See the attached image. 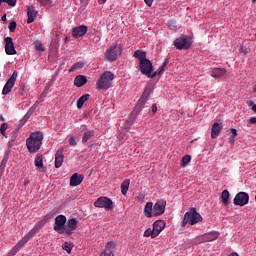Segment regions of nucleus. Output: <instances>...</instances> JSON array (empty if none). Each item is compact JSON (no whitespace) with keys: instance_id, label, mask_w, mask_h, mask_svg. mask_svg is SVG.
I'll use <instances>...</instances> for the list:
<instances>
[{"instance_id":"6e6d98bb","label":"nucleus","mask_w":256,"mask_h":256,"mask_svg":"<svg viewBox=\"0 0 256 256\" xmlns=\"http://www.w3.org/2000/svg\"><path fill=\"white\" fill-rule=\"evenodd\" d=\"M98 3H99V5H103V4L107 3V0H98Z\"/></svg>"},{"instance_id":"8fccbe9b","label":"nucleus","mask_w":256,"mask_h":256,"mask_svg":"<svg viewBox=\"0 0 256 256\" xmlns=\"http://www.w3.org/2000/svg\"><path fill=\"white\" fill-rule=\"evenodd\" d=\"M230 131L232 133V137H236L237 136V129L232 128Z\"/></svg>"},{"instance_id":"a18cd8bd","label":"nucleus","mask_w":256,"mask_h":256,"mask_svg":"<svg viewBox=\"0 0 256 256\" xmlns=\"http://www.w3.org/2000/svg\"><path fill=\"white\" fill-rule=\"evenodd\" d=\"M37 1L41 5H49V3H51V0H37Z\"/></svg>"},{"instance_id":"4be33fe9","label":"nucleus","mask_w":256,"mask_h":256,"mask_svg":"<svg viewBox=\"0 0 256 256\" xmlns=\"http://www.w3.org/2000/svg\"><path fill=\"white\" fill-rule=\"evenodd\" d=\"M63 159H64L63 148H60L55 154V168L56 169H59V167H61V165H63Z\"/></svg>"},{"instance_id":"13d9d810","label":"nucleus","mask_w":256,"mask_h":256,"mask_svg":"<svg viewBox=\"0 0 256 256\" xmlns=\"http://www.w3.org/2000/svg\"><path fill=\"white\" fill-rule=\"evenodd\" d=\"M2 21H3V22L7 21V14H4V15L2 16Z\"/></svg>"},{"instance_id":"338daca9","label":"nucleus","mask_w":256,"mask_h":256,"mask_svg":"<svg viewBox=\"0 0 256 256\" xmlns=\"http://www.w3.org/2000/svg\"><path fill=\"white\" fill-rule=\"evenodd\" d=\"M1 177H3V175H0V179H1Z\"/></svg>"},{"instance_id":"1a4fd4ad","label":"nucleus","mask_w":256,"mask_h":256,"mask_svg":"<svg viewBox=\"0 0 256 256\" xmlns=\"http://www.w3.org/2000/svg\"><path fill=\"white\" fill-rule=\"evenodd\" d=\"M139 71L142 75H146V77L151 79V77H153V63H151V60L140 61Z\"/></svg>"},{"instance_id":"412c9836","label":"nucleus","mask_w":256,"mask_h":256,"mask_svg":"<svg viewBox=\"0 0 256 256\" xmlns=\"http://www.w3.org/2000/svg\"><path fill=\"white\" fill-rule=\"evenodd\" d=\"M144 215L148 219L151 217H155V212L153 209V202H147L146 205L144 206Z\"/></svg>"},{"instance_id":"dca6fc26","label":"nucleus","mask_w":256,"mask_h":256,"mask_svg":"<svg viewBox=\"0 0 256 256\" xmlns=\"http://www.w3.org/2000/svg\"><path fill=\"white\" fill-rule=\"evenodd\" d=\"M165 225L166 223L163 220H157L153 223L154 235H156V237H159V235L161 234V231L165 229Z\"/></svg>"},{"instance_id":"f8f14e48","label":"nucleus","mask_w":256,"mask_h":256,"mask_svg":"<svg viewBox=\"0 0 256 256\" xmlns=\"http://www.w3.org/2000/svg\"><path fill=\"white\" fill-rule=\"evenodd\" d=\"M88 29L89 28L85 25L76 26L72 29V37H74V39L85 37V35H87Z\"/></svg>"},{"instance_id":"423d86ee","label":"nucleus","mask_w":256,"mask_h":256,"mask_svg":"<svg viewBox=\"0 0 256 256\" xmlns=\"http://www.w3.org/2000/svg\"><path fill=\"white\" fill-rule=\"evenodd\" d=\"M191 37L187 35L180 36L173 41V45L178 51H187L192 45Z\"/></svg>"},{"instance_id":"c9c22d12","label":"nucleus","mask_w":256,"mask_h":256,"mask_svg":"<svg viewBox=\"0 0 256 256\" xmlns=\"http://www.w3.org/2000/svg\"><path fill=\"white\" fill-rule=\"evenodd\" d=\"M239 51L242 55H249V53H251V48L247 47V46H241L239 48Z\"/></svg>"},{"instance_id":"e433bc0d","label":"nucleus","mask_w":256,"mask_h":256,"mask_svg":"<svg viewBox=\"0 0 256 256\" xmlns=\"http://www.w3.org/2000/svg\"><path fill=\"white\" fill-rule=\"evenodd\" d=\"M151 93H153V88H146L142 94V97L144 99H149V97L151 96Z\"/></svg>"},{"instance_id":"ea45409f","label":"nucleus","mask_w":256,"mask_h":256,"mask_svg":"<svg viewBox=\"0 0 256 256\" xmlns=\"http://www.w3.org/2000/svg\"><path fill=\"white\" fill-rule=\"evenodd\" d=\"M15 29H17V22L15 21H12L9 25V31L10 33H14L15 32Z\"/></svg>"},{"instance_id":"09e8293b","label":"nucleus","mask_w":256,"mask_h":256,"mask_svg":"<svg viewBox=\"0 0 256 256\" xmlns=\"http://www.w3.org/2000/svg\"><path fill=\"white\" fill-rule=\"evenodd\" d=\"M144 2L148 7H151V5H153V0H144Z\"/></svg>"},{"instance_id":"69168bd1","label":"nucleus","mask_w":256,"mask_h":256,"mask_svg":"<svg viewBox=\"0 0 256 256\" xmlns=\"http://www.w3.org/2000/svg\"><path fill=\"white\" fill-rule=\"evenodd\" d=\"M252 3L255 4V3H256V0H252Z\"/></svg>"},{"instance_id":"7c9ffc66","label":"nucleus","mask_w":256,"mask_h":256,"mask_svg":"<svg viewBox=\"0 0 256 256\" xmlns=\"http://www.w3.org/2000/svg\"><path fill=\"white\" fill-rule=\"evenodd\" d=\"M94 135H95V131H93V130H89V131L85 132L82 137V143H87V141L89 139H91V137H93Z\"/></svg>"},{"instance_id":"e2e57ef3","label":"nucleus","mask_w":256,"mask_h":256,"mask_svg":"<svg viewBox=\"0 0 256 256\" xmlns=\"http://www.w3.org/2000/svg\"><path fill=\"white\" fill-rule=\"evenodd\" d=\"M0 121H5V118H3V116H0Z\"/></svg>"},{"instance_id":"72a5a7b5","label":"nucleus","mask_w":256,"mask_h":256,"mask_svg":"<svg viewBox=\"0 0 256 256\" xmlns=\"http://www.w3.org/2000/svg\"><path fill=\"white\" fill-rule=\"evenodd\" d=\"M9 128V124H7V123H3L2 125H1V127H0V133H1V135H3V137H5L6 139H7V129Z\"/></svg>"},{"instance_id":"bb28decb","label":"nucleus","mask_w":256,"mask_h":256,"mask_svg":"<svg viewBox=\"0 0 256 256\" xmlns=\"http://www.w3.org/2000/svg\"><path fill=\"white\" fill-rule=\"evenodd\" d=\"M89 97H91V95H89V94H85V95L81 96L77 101V108L82 109L83 105H85V102L89 101Z\"/></svg>"},{"instance_id":"c03bdc74","label":"nucleus","mask_w":256,"mask_h":256,"mask_svg":"<svg viewBox=\"0 0 256 256\" xmlns=\"http://www.w3.org/2000/svg\"><path fill=\"white\" fill-rule=\"evenodd\" d=\"M31 115H33V112H31V109L26 113V115L24 116L25 121H29V119H31Z\"/></svg>"},{"instance_id":"6ab92c4d","label":"nucleus","mask_w":256,"mask_h":256,"mask_svg":"<svg viewBox=\"0 0 256 256\" xmlns=\"http://www.w3.org/2000/svg\"><path fill=\"white\" fill-rule=\"evenodd\" d=\"M227 74V69L225 68H214L210 72L211 77L214 79H220V77H224Z\"/></svg>"},{"instance_id":"6e6552de","label":"nucleus","mask_w":256,"mask_h":256,"mask_svg":"<svg viewBox=\"0 0 256 256\" xmlns=\"http://www.w3.org/2000/svg\"><path fill=\"white\" fill-rule=\"evenodd\" d=\"M94 207H99L100 209H105V211H112L113 210V200L109 197H99L94 202Z\"/></svg>"},{"instance_id":"052dcab7","label":"nucleus","mask_w":256,"mask_h":256,"mask_svg":"<svg viewBox=\"0 0 256 256\" xmlns=\"http://www.w3.org/2000/svg\"><path fill=\"white\" fill-rule=\"evenodd\" d=\"M229 142H230V143H235V137L232 136V137L230 138V141H229Z\"/></svg>"},{"instance_id":"2f4dec72","label":"nucleus","mask_w":256,"mask_h":256,"mask_svg":"<svg viewBox=\"0 0 256 256\" xmlns=\"http://www.w3.org/2000/svg\"><path fill=\"white\" fill-rule=\"evenodd\" d=\"M189 163H191V155H185L184 157H182V160H181L182 167H187Z\"/></svg>"},{"instance_id":"5701e85b","label":"nucleus","mask_w":256,"mask_h":256,"mask_svg":"<svg viewBox=\"0 0 256 256\" xmlns=\"http://www.w3.org/2000/svg\"><path fill=\"white\" fill-rule=\"evenodd\" d=\"M87 84V76L85 75H78L74 79V85L76 87H83V85Z\"/></svg>"},{"instance_id":"de8ad7c7","label":"nucleus","mask_w":256,"mask_h":256,"mask_svg":"<svg viewBox=\"0 0 256 256\" xmlns=\"http://www.w3.org/2000/svg\"><path fill=\"white\" fill-rule=\"evenodd\" d=\"M248 123H250L251 125H256V117H251L248 120Z\"/></svg>"},{"instance_id":"b1692460","label":"nucleus","mask_w":256,"mask_h":256,"mask_svg":"<svg viewBox=\"0 0 256 256\" xmlns=\"http://www.w3.org/2000/svg\"><path fill=\"white\" fill-rule=\"evenodd\" d=\"M231 197V194L229 193V190H223L220 196V199L225 207L229 205V198Z\"/></svg>"},{"instance_id":"79ce46f5","label":"nucleus","mask_w":256,"mask_h":256,"mask_svg":"<svg viewBox=\"0 0 256 256\" xmlns=\"http://www.w3.org/2000/svg\"><path fill=\"white\" fill-rule=\"evenodd\" d=\"M69 145L71 147H75V145H77V141H75V138L74 137H70L69 139Z\"/></svg>"},{"instance_id":"a19ab883","label":"nucleus","mask_w":256,"mask_h":256,"mask_svg":"<svg viewBox=\"0 0 256 256\" xmlns=\"http://www.w3.org/2000/svg\"><path fill=\"white\" fill-rule=\"evenodd\" d=\"M62 249H64V251H67L68 253H71V244L69 242H65L62 245Z\"/></svg>"},{"instance_id":"a878e982","label":"nucleus","mask_w":256,"mask_h":256,"mask_svg":"<svg viewBox=\"0 0 256 256\" xmlns=\"http://www.w3.org/2000/svg\"><path fill=\"white\" fill-rule=\"evenodd\" d=\"M133 57H136V59H139L140 61H147V53L142 50H136Z\"/></svg>"},{"instance_id":"c756f323","label":"nucleus","mask_w":256,"mask_h":256,"mask_svg":"<svg viewBox=\"0 0 256 256\" xmlns=\"http://www.w3.org/2000/svg\"><path fill=\"white\" fill-rule=\"evenodd\" d=\"M206 240L208 241V243H210L211 241H215L217 239H219V233L218 232H210V233H206Z\"/></svg>"},{"instance_id":"c85d7f7f","label":"nucleus","mask_w":256,"mask_h":256,"mask_svg":"<svg viewBox=\"0 0 256 256\" xmlns=\"http://www.w3.org/2000/svg\"><path fill=\"white\" fill-rule=\"evenodd\" d=\"M35 167L37 169H43V155L42 154H37L35 157Z\"/></svg>"},{"instance_id":"680f3d73","label":"nucleus","mask_w":256,"mask_h":256,"mask_svg":"<svg viewBox=\"0 0 256 256\" xmlns=\"http://www.w3.org/2000/svg\"><path fill=\"white\" fill-rule=\"evenodd\" d=\"M229 256H239V254H237V252L231 253Z\"/></svg>"},{"instance_id":"473e14b6","label":"nucleus","mask_w":256,"mask_h":256,"mask_svg":"<svg viewBox=\"0 0 256 256\" xmlns=\"http://www.w3.org/2000/svg\"><path fill=\"white\" fill-rule=\"evenodd\" d=\"M77 69H83V63L77 62V63L73 64L69 68V73H73V71H77Z\"/></svg>"},{"instance_id":"2eb2a0df","label":"nucleus","mask_w":256,"mask_h":256,"mask_svg":"<svg viewBox=\"0 0 256 256\" xmlns=\"http://www.w3.org/2000/svg\"><path fill=\"white\" fill-rule=\"evenodd\" d=\"M83 179L85 177L79 173H74L70 178V186L71 187H79L81 183H83Z\"/></svg>"},{"instance_id":"39448f33","label":"nucleus","mask_w":256,"mask_h":256,"mask_svg":"<svg viewBox=\"0 0 256 256\" xmlns=\"http://www.w3.org/2000/svg\"><path fill=\"white\" fill-rule=\"evenodd\" d=\"M201 221H203L201 214L197 212V209L191 208L190 211L186 212L184 215L182 227H185L186 225H195L201 223Z\"/></svg>"},{"instance_id":"a211bd4d","label":"nucleus","mask_w":256,"mask_h":256,"mask_svg":"<svg viewBox=\"0 0 256 256\" xmlns=\"http://www.w3.org/2000/svg\"><path fill=\"white\" fill-rule=\"evenodd\" d=\"M223 129V123L215 122L211 128V137L212 139H217L219 137V133Z\"/></svg>"},{"instance_id":"4d7b16f0","label":"nucleus","mask_w":256,"mask_h":256,"mask_svg":"<svg viewBox=\"0 0 256 256\" xmlns=\"http://www.w3.org/2000/svg\"><path fill=\"white\" fill-rule=\"evenodd\" d=\"M29 183H31V181H29V179L24 180L25 187H27V185H29Z\"/></svg>"},{"instance_id":"3c124183","label":"nucleus","mask_w":256,"mask_h":256,"mask_svg":"<svg viewBox=\"0 0 256 256\" xmlns=\"http://www.w3.org/2000/svg\"><path fill=\"white\" fill-rule=\"evenodd\" d=\"M0 165H4V167H7V158H3Z\"/></svg>"},{"instance_id":"ddd939ff","label":"nucleus","mask_w":256,"mask_h":256,"mask_svg":"<svg viewBox=\"0 0 256 256\" xmlns=\"http://www.w3.org/2000/svg\"><path fill=\"white\" fill-rule=\"evenodd\" d=\"M167 206V202L165 200H158L154 206V217H159L165 213V207Z\"/></svg>"},{"instance_id":"f3484780","label":"nucleus","mask_w":256,"mask_h":256,"mask_svg":"<svg viewBox=\"0 0 256 256\" xmlns=\"http://www.w3.org/2000/svg\"><path fill=\"white\" fill-rule=\"evenodd\" d=\"M37 10H35V6H27V23L28 25H31L35 21V18L37 17Z\"/></svg>"},{"instance_id":"393cba45","label":"nucleus","mask_w":256,"mask_h":256,"mask_svg":"<svg viewBox=\"0 0 256 256\" xmlns=\"http://www.w3.org/2000/svg\"><path fill=\"white\" fill-rule=\"evenodd\" d=\"M167 63H169L168 61H165L162 66L159 67V69L155 72L152 73L151 79H154V77H157V75L159 77H161V75H163V73H165V67H167Z\"/></svg>"},{"instance_id":"5fc2aeb1","label":"nucleus","mask_w":256,"mask_h":256,"mask_svg":"<svg viewBox=\"0 0 256 256\" xmlns=\"http://www.w3.org/2000/svg\"><path fill=\"white\" fill-rule=\"evenodd\" d=\"M168 25H169V27H176L175 26V21H173V20H170L169 22H168Z\"/></svg>"},{"instance_id":"f704fd0d","label":"nucleus","mask_w":256,"mask_h":256,"mask_svg":"<svg viewBox=\"0 0 256 256\" xmlns=\"http://www.w3.org/2000/svg\"><path fill=\"white\" fill-rule=\"evenodd\" d=\"M144 237H151L152 239H155V237H157V235H155V231L153 229L148 228L144 232Z\"/></svg>"},{"instance_id":"0eeeda50","label":"nucleus","mask_w":256,"mask_h":256,"mask_svg":"<svg viewBox=\"0 0 256 256\" xmlns=\"http://www.w3.org/2000/svg\"><path fill=\"white\" fill-rule=\"evenodd\" d=\"M104 57L110 62L117 61V58L121 57V46L118 44L112 45L106 50Z\"/></svg>"},{"instance_id":"4468645a","label":"nucleus","mask_w":256,"mask_h":256,"mask_svg":"<svg viewBox=\"0 0 256 256\" xmlns=\"http://www.w3.org/2000/svg\"><path fill=\"white\" fill-rule=\"evenodd\" d=\"M5 51L6 55H17V50H15V44L13 43V38H5Z\"/></svg>"},{"instance_id":"49530a36","label":"nucleus","mask_w":256,"mask_h":256,"mask_svg":"<svg viewBox=\"0 0 256 256\" xmlns=\"http://www.w3.org/2000/svg\"><path fill=\"white\" fill-rule=\"evenodd\" d=\"M36 49H37V51H45V48H43V44H41V43L36 44Z\"/></svg>"},{"instance_id":"37998d69","label":"nucleus","mask_w":256,"mask_h":256,"mask_svg":"<svg viewBox=\"0 0 256 256\" xmlns=\"http://www.w3.org/2000/svg\"><path fill=\"white\" fill-rule=\"evenodd\" d=\"M248 105L249 107H252L251 110L256 114V104L253 101H250Z\"/></svg>"},{"instance_id":"4c0bfd02","label":"nucleus","mask_w":256,"mask_h":256,"mask_svg":"<svg viewBox=\"0 0 256 256\" xmlns=\"http://www.w3.org/2000/svg\"><path fill=\"white\" fill-rule=\"evenodd\" d=\"M1 3H7L10 7H15L17 5V0H0V6Z\"/></svg>"},{"instance_id":"7ed1b4c3","label":"nucleus","mask_w":256,"mask_h":256,"mask_svg":"<svg viewBox=\"0 0 256 256\" xmlns=\"http://www.w3.org/2000/svg\"><path fill=\"white\" fill-rule=\"evenodd\" d=\"M43 145V134L41 132H33L26 140V147L29 153H37Z\"/></svg>"},{"instance_id":"603ef678","label":"nucleus","mask_w":256,"mask_h":256,"mask_svg":"<svg viewBox=\"0 0 256 256\" xmlns=\"http://www.w3.org/2000/svg\"><path fill=\"white\" fill-rule=\"evenodd\" d=\"M5 171V166L3 164H0V175H3Z\"/></svg>"},{"instance_id":"9d476101","label":"nucleus","mask_w":256,"mask_h":256,"mask_svg":"<svg viewBox=\"0 0 256 256\" xmlns=\"http://www.w3.org/2000/svg\"><path fill=\"white\" fill-rule=\"evenodd\" d=\"M17 71H14L11 77L7 80L6 84L4 85V88L2 90V95H9L11 91L13 90V87H15V83L17 81Z\"/></svg>"},{"instance_id":"bf43d9fd","label":"nucleus","mask_w":256,"mask_h":256,"mask_svg":"<svg viewBox=\"0 0 256 256\" xmlns=\"http://www.w3.org/2000/svg\"><path fill=\"white\" fill-rule=\"evenodd\" d=\"M21 123H22V125H24L25 123H27V120H25V117L22 118Z\"/></svg>"},{"instance_id":"20e7f679","label":"nucleus","mask_w":256,"mask_h":256,"mask_svg":"<svg viewBox=\"0 0 256 256\" xmlns=\"http://www.w3.org/2000/svg\"><path fill=\"white\" fill-rule=\"evenodd\" d=\"M115 79V74L111 71L104 72L100 78L97 80L96 83V89L105 90L109 89L111 87V83H113V80Z\"/></svg>"},{"instance_id":"864d4df0","label":"nucleus","mask_w":256,"mask_h":256,"mask_svg":"<svg viewBox=\"0 0 256 256\" xmlns=\"http://www.w3.org/2000/svg\"><path fill=\"white\" fill-rule=\"evenodd\" d=\"M152 113H157V104L152 105Z\"/></svg>"},{"instance_id":"f03ea898","label":"nucleus","mask_w":256,"mask_h":256,"mask_svg":"<svg viewBox=\"0 0 256 256\" xmlns=\"http://www.w3.org/2000/svg\"><path fill=\"white\" fill-rule=\"evenodd\" d=\"M43 227H45L44 220L37 222L35 226L13 247L12 255H17V252L20 251L21 247L26 245V243H29V241H31Z\"/></svg>"},{"instance_id":"f257e3e1","label":"nucleus","mask_w":256,"mask_h":256,"mask_svg":"<svg viewBox=\"0 0 256 256\" xmlns=\"http://www.w3.org/2000/svg\"><path fill=\"white\" fill-rule=\"evenodd\" d=\"M77 218L68 219L65 215H58L54 222V231L60 235L71 237L77 229Z\"/></svg>"},{"instance_id":"aec40b11","label":"nucleus","mask_w":256,"mask_h":256,"mask_svg":"<svg viewBox=\"0 0 256 256\" xmlns=\"http://www.w3.org/2000/svg\"><path fill=\"white\" fill-rule=\"evenodd\" d=\"M115 251V242H108L106 244L105 250L100 254V256H115L113 252Z\"/></svg>"},{"instance_id":"58836bf2","label":"nucleus","mask_w":256,"mask_h":256,"mask_svg":"<svg viewBox=\"0 0 256 256\" xmlns=\"http://www.w3.org/2000/svg\"><path fill=\"white\" fill-rule=\"evenodd\" d=\"M196 241L201 244V243H208L207 241V236L205 234L201 235V236H198L196 238Z\"/></svg>"},{"instance_id":"9b49d317","label":"nucleus","mask_w":256,"mask_h":256,"mask_svg":"<svg viewBox=\"0 0 256 256\" xmlns=\"http://www.w3.org/2000/svg\"><path fill=\"white\" fill-rule=\"evenodd\" d=\"M234 205L245 207L249 203V194L247 192H239L233 200Z\"/></svg>"},{"instance_id":"cd10ccee","label":"nucleus","mask_w":256,"mask_h":256,"mask_svg":"<svg viewBox=\"0 0 256 256\" xmlns=\"http://www.w3.org/2000/svg\"><path fill=\"white\" fill-rule=\"evenodd\" d=\"M129 185H131V180L126 179L121 184V193L122 195H127V192L129 191Z\"/></svg>"},{"instance_id":"0e129e2a","label":"nucleus","mask_w":256,"mask_h":256,"mask_svg":"<svg viewBox=\"0 0 256 256\" xmlns=\"http://www.w3.org/2000/svg\"><path fill=\"white\" fill-rule=\"evenodd\" d=\"M253 92L256 93V85H255V87L253 88Z\"/></svg>"}]
</instances>
